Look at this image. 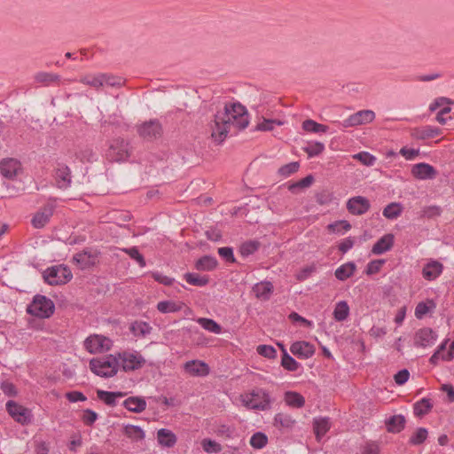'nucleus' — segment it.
Returning a JSON list of instances; mask_svg holds the SVG:
<instances>
[{
  "instance_id": "f257e3e1",
  "label": "nucleus",
  "mask_w": 454,
  "mask_h": 454,
  "mask_svg": "<svg viewBox=\"0 0 454 454\" xmlns=\"http://www.w3.org/2000/svg\"><path fill=\"white\" fill-rule=\"evenodd\" d=\"M249 124L248 113L240 103L225 104L223 112H217L210 124L211 137L218 144L223 143L231 127H236L239 130L246 129Z\"/></svg>"
},
{
  "instance_id": "f03ea898",
  "label": "nucleus",
  "mask_w": 454,
  "mask_h": 454,
  "mask_svg": "<svg viewBox=\"0 0 454 454\" xmlns=\"http://www.w3.org/2000/svg\"><path fill=\"white\" fill-rule=\"evenodd\" d=\"M118 357L114 355L92 358L90 361V371L102 378L114 377L118 372Z\"/></svg>"
},
{
  "instance_id": "7ed1b4c3",
  "label": "nucleus",
  "mask_w": 454,
  "mask_h": 454,
  "mask_svg": "<svg viewBox=\"0 0 454 454\" xmlns=\"http://www.w3.org/2000/svg\"><path fill=\"white\" fill-rule=\"evenodd\" d=\"M54 310V302L42 294H35L27 308V314L39 318H49L53 315Z\"/></svg>"
},
{
  "instance_id": "20e7f679",
  "label": "nucleus",
  "mask_w": 454,
  "mask_h": 454,
  "mask_svg": "<svg viewBox=\"0 0 454 454\" xmlns=\"http://www.w3.org/2000/svg\"><path fill=\"white\" fill-rule=\"evenodd\" d=\"M130 156L129 144L121 137L109 141L106 158L110 162H124Z\"/></svg>"
},
{
  "instance_id": "39448f33",
  "label": "nucleus",
  "mask_w": 454,
  "mask_h": 454,
  "mask_svg": "<svg viewBox=\"0 0 454 454\" xmlns=\"http://www.w3.org/2000/svg\"><path fill=\"white\" fill-rule=\"evenodd\" d=\"M44 281L51 286H60L69 282L73 274L71 270L63 264L46 269L43 274Z\"/></svg>"
},
{
  "instance_id": "423d86ee",
  "label": "nucleus",
  "mask_w": 454,
  "mask_h": 454,
  "mask_svg": "<svg viewBox=\"0 0 454 454\" xmlns=\"http://www.w3.org/2000/svg\"><path fill=\"white\" fill-rule=\"evenodd\" d=\"M6 411L9 415L21 425H28L32 421L33 414L31 410L26 408L13 400H9L6 404Z\"/></svg>"
},
{
  "instance_id": "0eeeda50",
  "label": "nucleus",
  "mask_w": 454,
  "mask_h": 454,
  "mask_svg": "<svg viewBox=\"0 0 454 454\" xmlns=\"http://www.w3.org/2000/svg\"><path fill=\"white\" fill-rule=\"evenodd\" d=\"M84 346L91 354L102 353L111 349L113 341L103 335H90L85 340Z\"/></svg>"
},
{
  "instance_id": "6e6552de",
  "label": "nucleus",
  "mask_w": 454,
  "mask_h": 454,
  "mask_svg": "<svg viewBox=\"0 0 454 454\" xmlns=\"http://www.w3.org/2000/svg\"><path fill=\"white\" fill-rule=\"evenodd\" d=\"M100 252L97 249L85 248L74 255L73 260L82 270H87L95 266L98 262Z\"/></svg>"
},
{
  "instance_id": "1a4fd4ad",
  "label": "nucleus",
  "mask_w": 454,
  "mask_h": 454,
  "mask_svg": "<svg viewBox=\"0 0 454 454\" xmlns=\"http://www.w3.org/2000/svg\"><path fill=\"white\" fill-rule=\"evenodd\" d=\"M271 399L269 393L262 389H258L251 393V398L247 402V405L253 410L267 411L270 408Z\"/></svg>"
},
{
  "instance_id": "9d476101",
  "label": "nucleus",
  "mask_w": 454,
  "mask_h": 454,
  "mask_svg": "<svg viewBox=\"0 0 454 454\" xmlns=\"http://www.w3.org/2000/svg\"><path fill=\"white\" fill-rule=\"evenodd\" d=\"M118 360L121 359V368L124 372L136 371L142 368L145 364V359L141 355L129 352L118 353Z\"/></svg>"
},
{
  "instance_id": "9b49d317",
  "label": "nucleus",
  "mask_w": 454,
  "mask_h": 454,
  "mask_svg": "<svg viewBox=\"0 0 454 454\" xmlns=\"http://www.w3.org/2000/svg\"><path fill=\"white\" fill-rule=\"evenodd\" d=\"M375 119V113L372 110H361L342 121L344 128L355 127L372 122Z\"/></svg>"
},
{
  "instance_id": "f8f14e48",
  "label": "nucleus",
  "mask_w": 454,
  "mask_h": 454,
  "mask_svg": "<svg viewBox=\"0 0 454 454\" xmlns=\"http://www.w3.org/2000/svg\"><path fill=\"white\" fill-rule=\"evenodd\" d=\"M437 337V333L432 328H421L415 333L414 346L417 348L431 347L435 343Z\"/></svg>"
},
{
  "instance_id": "ddd939ff",
  "label": "nucleus",
  "mask_w": 454,
  "mask_h": 454,
  "mask_svg": "<svg viewBox=\"0 0 454 454\" xmlns=\"http://www.w3.org/2000/svg\"><path fill=\"white\" fill-rule=\"evenodd\" d=\"M137 132L144 139L151 141L160 137L162 128L159 121L151 120L140 125L137 128Z\"/></svg>"
},
{
  "instance_id": "4468645a",
  "label": "nucleus",
  "mask_w": 454,
  "mask_h": 454,
  "mask_svg": "<svg viewBox=\"0 0 454 454\" xmlns=\"http://www.w3.org/2000/svg\"><path fill=\"white\" fill-rule=\"evenodd\" d=\"M54 178L58 188L67 189L72 184L71 169L64 163H58L54 170Z\"/></svg>"
},
{
  "instance_id": "2eb2a0df",
  "label": "nucleus",
  "mask_w": 454,
  "mask_h": 454,
  "mask_svg": "<svg viewBox=\"0 0 454 454\" xmlns=\"http://www.w3.org/2000/svg\"><path fill=\"white\" fill-rule=\"evenodd\" d=\"M371 207L369 200L363 196H355L347 202L348 211L354 215L365 214Z\"/></svg>"
},
{
  "instance_id": "dca6fc26",
  "label": "nucleus",
  "mask_w": 454,
  "mask_h": 454,
  "mask_svg": "<svg viewBox=\"0 0 454 454\" xmlns=\"http://www.w3.org/2000/svg\"><path fill=\"white\" fill-rule=\"evenodd\" d=\"M21 169L20 162L13 158L3 159L0 161V174L10 180H12Z\"/></svg>"
},
{
  "instance_id": "f3484780",
  "label": "nucleus",
  "mask_w": 454,
  "mask_h": 454,
  "mask_svg": "<svg viewBox=\"0 0 454 454\" xmlns=\"http://www.w3.org/2000/svg\"><path fill=\"white\" fill-rule=\"evenodd\" d=\"M290 351L298 358L307 359L315 354V347L308 341L301 340L294 342L290 347Z\"/></svg>"
},
{
  "instance_id": "a211bd4d",
  "label": "nucleus",
  "mask_w": 454,
  "mask_h": 454,
  "mask_svg": "<svg viewBox=\"0 0 454 454\" xmlns=\"http://www.w3.org/2000/svg\"><path fill=\"white\" fill-rule=\"evenodd\" d=\"M436 174V169L432 165L425 162L415 164L411 168V175L419 180L434 179Z\"/></svg>"
},
{
  "instance_id": "6ab92c4d",
  "label": "nucleus",
  "mask_w": 454,
  "mask_h": 454,
  "mask_svg": "<svg viewBox=\"0 0 454 454\" xmlns=\"http://www.w3.org/2000/svg\"><path fill=\"white\" fill-rule=\"evenodd\" d=\"M184 370L192 376H206L209 373L208 364L199 360L186 362L184 364Z\"/></svg>"
},
{
  "instance_id": "aec40b11",
  "label": "nucleus",
  "mask_w": 454,
  "mask_h": 454,
  "mask_svg": "<svg viewBox=\"0 0 454 454\" xmlns=\"http://www.w3.org/2000/svg\"><path fill=\"white\" fill-rule=\"evenodd\" d=\"M252 291L257 299L269 301L274 291V286L270 281H262L254 285Z\"/></svg>"
},
{
  "instance_id": "412c9836",
  "label": "nucleus",
  "mask_w": 454,
  "mask_h": 454,
  "mask_svg": "<svg viewBox=\"0 0 454 454\" xmlns=\"http://www.w3.org/2000/svg\"><path fill=\"white\" fill-rule=\"evenodd\" d=\"M443 265L438 261H431L427 262L422 270V276L428 281L434 280L442 272Z\"/></svg>"
},
{
  "instance_id": "4be33fe9",
  "label": "nucleus",
  "mask_w": 454,
  "mask_h": 454,
  "mask_svg": "<svg viewBox=\"0 0 454 454\" xmlns=\"http://www.w3.org/2000/svg\"><path fill=\"white\" fill-rule=\"evenodd\" d=\"M394 239L395 237L391 233L384 235L373 245L372 248V254H382L389 251L394 246Z\"/></svg>"
},
{
  "instance_id": "5701e85b",
  "label": "nucleus",
  "mask_w": 454,
  "mask_h": 454,
  "mask_svg": "<svg viewBox=\"0 0 454 454\" xmlns=\"http://www.w3.org/2000/svg\"><path fill=\"white\" fill-rule=\"evenodd\" d=\"M122 405L131 412L140 413L146 409V401L141 396H129L123 401Z\"/></svg>"
},
{
  "instance_id": "b1692460",
  "label": "nucleus",
  "mask_w": 454,
  "mask_h": 454,
  "mask_svg": "<svg viewBox=\"0 0 454 454\" xmlns=\"http://www.w3.org/2000/svg\"><path fill=\"white\" fill-rule=\"evenodd\" d=\"M387 432L398 434L405 427L406 419L402 414L393 415L385 421Z\"/></svg>"
},
{
  "instance_id": "393cba45",
  "label": "nucleus",
  "mask_w": 454,
  "mask_h": 454,
  "mask_svg": "<svg viewBox=\"0 0 454 454\" xmlns=\"http://www.w3.org/2000/svg\"><path fill=\"white\" fill-rule=\"evenodd\" d=\"M157 440L161 446L171 448L176 443L177 437L169 429L160 428L157 432Z\"/></svg>"
},
{
  "instance_id": "a878e982",
  "label": "nucleus",
  "mask_w": 454,
  "mask_h": 454,
  "mask_svg": "<svg viewBox=\"0 0 454 454\" xmlns=\"http://www.w3.org/2000/svg\"><path fill=\"white\" fill-rule=\"evenodd\" d=\"M218 265L215 257L212 255H203L199 258L195 262V269L200 271H212Z\"/></svg>"
},
{
  "instance_id": "bb28decb",
  "label": "nucleus",
  "mask_w": 454,
  "mask_h": 454,
  "mask_svg": "<svg viewBox=\"0 0 454 454\" xmlns=\"http://www.w3.org/2000/svg\"><path fill=\"white\" fill-rule=\"evenodd\" d=\"M433 403L428 398H422L413 404V413L416 417L422 418L431 411Z\"/></svg>"
},
{
  "instance_id": "cd10ccee",
  "label": "nucleus",
  "mask_w": 454,
  "mask_h": 454,
  "mask_svg": "<svg viewBox=\"0 0 454 454\" xmlns=\"http://www.w3.org/2000/svg\"><path fill=\"white\" fill-rule=\"evenodd\" d=\"M356 269V266L353 262L344 263L336 269L334 272L335 278L338 280L345 281L354 274Z\"/></svg>"
},
{
  "instance_id": "c85d7f7f",
  "label": "nucleus",
  "mask_w": 454,
  "mask_h": 454,
  "mask_svg": "<svg viewBox=\"0 0 454 454\" xmlns=\"http://www.w3.org/2000/svg\"><path fill=\"white\" fill-rule=\"evenodd\" d=\"M441 133L442 131L439 128L433 126H425L414 130V136L416 138L421 140L438 137Z\"/></svg>"
},
{
  "instance_id": "c756f323",
  "label": "nucleus",
  "mask_w": 454,
  "mask_h": 454,
  "mask_svg": "<svg viewBox=\"0 0 454 454\" xmlns=\"http://www.w3.org/2000/svg\"><path fill=\"white\" fill-rule=\"evenodd\" d=\"M330 421L328 418L314 419L313 429L317 440L324 436L330 429Z\"/></svg>"
},
{
  "instance_id": "7c9ffc66",
  "label": "nucleus",
  "mask_w": 454,
  "mask_h": 454,
  "mask_svg": "<svg viewBox=\"0 0 454 454\" xmlns=\"http://www.w3.org/2000/svg\"><path fill=\"white\" fill-rule=\"evenodd\" d=\"M286 403L293 408H301L305 404V398L298 392L287 391L285 393Z\"/></svg>"
},
{
  "instance_id": "2f4dec72",
  "label": "nucleus",
  "mask_w": 454,
  "mask_h": 454,
  "mask_svg": "<svg viewBox=\"0 0 454 454\" xmlns=\"http://www.w3.org/2000/svg\"><path fill=\"white\" fill-rule=\"evenodd\" d=\"M130 332L137 337H145L151 333L153 327L145 321H135L129 327Z\"/></svg>"
},
{
  "instance_id": "473e14b6",
  "label": "nucleus",
  "mask_w": 454,
  "mask_h": 454,
  "mask_svg": "<svg viewBox=\"0 0 454 454\" xmlns=\"http://www.w3.org/2000/svg\"><path fill=\"white\" fill-rule=\"evenodd\" d=\"M184 279L190 285L194 286H205L209 283L208 276H201L198 273L187 272L184 275Z\"/></svg>"
},
{
  "instance_id": "72a5a7b5",
  "label": "nucleus",
  "mask_w": 454,
  "mask_h": 454,
  "mask_svg": "<svg viewBox=\"0 0 454 454\" xmlns=\"http://www.w3.org/2000/svg\"><path fill=\"white\" fill-rule=\"evenodd\" d=\"M184 305L183 302L176 303L173 301H161L158 302L157 309L163 314L174 313L180 311Z\"/></svg>"
},
{
  "instance_id": "f704fd0d",
  "label": "nucleus",
  "mask_w": 454,
  "mask_h": 454,
  "mask_svg": "<svg viewBox=\"0 0 454 454\" xmlns=\"http://www.w3.org/2000/svg\"><path fill=\"white\" fill-rule=\"evenodd\" d=\"M124 434L134 441H141L145 439V431L138 426L126 425L123 428Z\"/></svg>"
},
{
  "instance_id": "c9c22d12",
  "label": "nucleus",
  "mask_w": 454,
  "mask_h": 454,
  "mask_svg": "<svg viewBox=\"0 0 454 454\" xmlns=\"http://www.w3.org/2000/svg\"><path fill=\"white\" fill-rule=\"evenodd\" d=\"M34 78L36 82L42 83L45 86H49L53 82L60 81V76L59 74L48 72H38L35 74Z\"/></svg>"
},
{
  "instance_id": "e433bc0d",
  "label": "nucleus",
  "mask_w": 454,
  "mask_h": 454,
  "mask_svg": "<svg viewBox=\"0 0 454 454\" xmlns=\"http://www.w3.org/2000/svg\"><path fill=\"white\" fill-rule=\"evenodd\" d=\"M428 436V430L426 427H418L416 431L411 435L409 444L412 446H419L425 442Z\"/></svg>"
},
{
  "instance_id": "4c0bfd02",
  "label": "nucleus",
  "mask_w": 454,
  "mask_h": 454,
  "mask_svg": "<svg viewBox=\"0 0 454 454\" xmlns=\"http://www.w3.org/2000/svg\"><path fill=\"white\" fill-rule=\"evenodd\" d=\"M104 78L103 73L97 74H86L81 77L80 82L83 84L95 88L96 90L103 87L102 79Z\"/></svg>"
},
{
  "instance_id": "58836bf2",
  "label": "nucleus",
  "mask_w": 454,
  "mask_h": 454,
  "mask_svg": "<svg viewBox=\"0 0 454 454\" xmlns=\"http://www.w3.org/2000/svg\"><path fill=\"white\" fill-rule=\"evenodd\" d=\"M402 212V205L397 202H392L384 207L382 214L387 219L393 220L400 216Z\"/></svg>"
},
{
  "instance_id": "ea45409f",
  "label": "nucleus",
  "mask_w": 454,
  "mask_h": 454,
  "mask_svg": "<svg viewBox=\"0 0 454 454\" xmlns=\"http://www.w3.org/2000/svg\"><path fill=\"white\" fill-rule=\"evenodd\" d=\"M281 366L289 372H296L300 367V364L287 353L285 348H283Z\"/></svg>"
},
{
  "instance_id": "a19ab883",
  "label": "nucleus",
  "mask_w": 454,
  "mask_h": 454,
  "mask_svg": "<svg viewBox=\"0 0 454 454\" xmlns=\"http://www.w3.org/2000/svg\"><path fill=\"white\" fill-rule=\"evenodd\" d=\"M349 314V307L345 301H340L336 304L333 311L334 319L342 322L347 319Z\"/></svg>"
},
{
  "instance_id": "79ce46f5",
  "label": "nucleus",
  "mask_w": 454,
  "mask_h": 454,
  "mask_svg": "<svg viewBox=\"0 0 454 454\" xmlns=\"http://www.w3.org/2000/svg\"><path fill=\"white\" fill-rule=\"evenodd\" d=\"M313 182H314V176L309 174L307 176L303 177L302 179L290 184L288 185V190L292 193H296L301 189L309 187L313 184Z\"/></svg>"
},
{
  "instance_id": "37998d69",
  "label": "nucleus",
  "mask_w": 454,
  "mask_h": 454,
  "mask_svg": "<svg viewBox=\"0 0 454 454\" xmlns=\"http://www.w3.org/2000/svg\"><path fill=\"white\" fill-rule=\"evenodd\" d=\"M260 247V242L257 240H248L242 243L239 247V253L243 257H247L254 254Z\"/></svg>"
},
{
  "instance_id": "c03bdc74",
  "label": "nucleus",
  "mask_w": 454,
  "mask_h": 454,
  "mask_svg": "<svg viewBox=\"0 0 454 454\" xmlns=\"http://www.w3.org/2000/svg\"><path fill=\"white\" fill-rule=\"evenodd\" d=\"M302 129L307 132L320 133L326 132L328 130V126L317 123L311 119H308L302 122Z\"/></svg>"
},
{
  "instance_id": "a18cd8bd",
  "label": "nucleus",
  "mask_w": 454,
  "mask_h": 454,
  "mask_svg": "<svg viewBox=\"0 0 454 454\" xmlns=\"http://www.w3.org/2000/svg\"><path fill=\"white\" fill-rule=\"evenodd\" d=\"M198 323L205 330L213 333H220L222 331L221 325L215 322L214 319L200 317L198 319Z\"/></svg>"
},
{
  "instance_id": "49530a36",
  "label": "nucleus",
  "mask_w": 454,
  "mask_h": 454,
  "mask_svg": "<svg viewBox=\"0 0 454 454\" xmlns=\"http://www.w3.org/2000/svg\"><path fill=\"white\" fill-rule=\"evenodd\" d=\"M51 211L49 210L46 212H37L32 218L31 223L36 229H41L46 225V223L50 221V217L51 215Z\"/></svg>"
},
{
  "instance_id": "de8ad7c7",
  "label": "nucleus",
  "mask_w": 454,
  "mask_h": 454,
  "mask_svg": "<svg viewBox=\"0 0 454 454\" xmlns=\"http://www.w3.org/2000/svg\"><path fill=\"white\" fill-rule=\"evenodd\" d=\"M249 443L253 448L261 450L267 445L268 437L262 432H256L251 436Z\"/></svg>"
},
{
  "instance_id": "09e8293b",
  "label": "nucleus",
  "mask_w": 454,
  "mask_h": 454,
  "mask_svg": "<svg viewBox=\"0 0 454 454\" xmlns=\"http://www.w3.org/2000/svg\"><path fill=\"white\" fill-rule=\"evenodd\" d=\"M325 150V145L321 142H314L303 147V151L308 154L309 158H312L321 154Z\"/></svg>"
},
{
  "instance_id": "8fccbe9b",
  "label": "nucleus",
  "mask_w": 454,
  "mask_h": 454,
  "mask_svg": "<svg viewBox=\"0 0 454 454\" xmlns=\"http://www.w3.org/2000/svg\"><path fill=\"white\" fill-rule=\"evenodd\" d=\"M299 168L300 163L298 161H293L281 166L278 170V174L281 176L288 177L291 175L296 173L299 170Z\"/></svg>"
},
{
  "instance_id": "3c124183",
  "label": "nucleus",
  "mask_w": 454,
  "mask_h": 454,
  "mask_svg": "<svg viewBox=\"0 0 454 454\" xmlns=\"http://www.w3.org/2000/svg\"><path fill=\"white\" fill-rule=\"evenodd\" d=\"M201 446L207 453H219L223 450L220 443L209 438L203 439Z\"/></svg>"
},
{
  "instance_id": "603ef678",
  "label": "nucleus",
  "mask_w": 454,
  "mask_h": 454,
  "mask_svg": "<svg viewBox=\"0 0 454 454\" xmlns=\"http://www.w3.org/2000/svg\"><path fill=\"white\" fill-rule=\"evenodd\" d=\"M123 251L129 254L131 259L135 260L140 267L143 268L146 265L144 255L139 252L137 247L124 248Z\"/></svg>"
},
{
  "instance_id": "864d4df0",
  "label": "nucleus",
  "mask_w": 454,
  "mask_h": 454,
  "mask_svg": "<svg viewBox=\"0 0 454 454\" xmlns=\"http://www.w3.org/2000/svg\"><path fill=\"white\" fill-rule=\"evenodd\" d=\"M294 420L290 415L284 413H277L274 417V425L281 427H290L294 425Z\"/></svg>"
},
{
  "instance_id": "5fc2aeb1",
  "label": "nucleus",
  "mask_w": 454,
  "mask_h": 454,
  "mask_svg": "<svg viewBox=\"0 0 454 454\" xmlns=\"http://www.w3.org/2000/svg\"><path fill=\"white\" fill-rule=\"evenodd\" d=\"M284 122L277 119H263V121L258 123L255 127L256 130L260 131H270L274 129V125H282Z\"/></svg>"
},
{
  "instance_id": "6e6d98bb",
  "label": "nucleus",
  "mask_w": 454,
  "mask_h": 454,
  "mask_svg": "<svg viewBox=\"0 0 454 454\" xmlns=\"http://www.w3.org/2000/svg\"><path fill=\"white\" fill-rule=\"evenodd\" d=\"M97 395L99 400L104 402L106 405L114 407L116 405V399L112 391L97 390Z\"/></svg>"
},
{
  "instance_id": "4d7b16f0",
  "label": "nucleus",
  "mask_w": 454,
  "mask_h": 454,
  "mask_svg": "<svg viewBox=\"0 0 454 454\" xmlns=\"http://www.w3.org/2000/svg\"><path fill=\"white\" fill-rule=\"evenodd\" d=\"M354 159L358 160L364 166H373L377 160L376 157L368 152H360L354 155Z\"/></svg>"
},
{
  "instance_id": "13d9d810",
  "label": "nucleus",
  "mask_w": 454,
  "mask_h": 454,
  "mask_svg": "<svg viewBox=\"0 0 454 454\" xmlns=\"http://www.w3.org/2000/svg\"><path fill=\"white\" fill-rule=\"evenodd\" d=\"M76 158L82 162H92L97 160V155L91 148H84L76 153Z\"/></svg>"
},
{
  "instance_id": "bf43d9fd",
  "label": "nucleus",
  "mask_w": 454,
  "mask_h": 454,
  "mask_svg": "<svg viewBox=\"0 0 454 454\" xmlns=\"http://www.w3.org/2000/svg\"><path fill=\"white\" fill-rule=\"evenodd\" d=\"M104 78L102 79V83L104 85H107L110 87H121L124 83L122 78L114 76L110 74L103 73Z\"/></svg>"
},
{
  "instance_id": "052dcab7",
  "label": "nucleus",
  "mask_w": 454,
  "mask_h": 454,
  "mask_svg": "<svg viewBox=\"0 0 454 454\" xmlns=\"http://www.w3.org/2000/svg\"><path fill=\"white\" fill-rule=\"evenodd\" d=\"M257 353L266 358H275L277 356V350L270 345H259L256 348Z\"/></svg>"
},
{
  "instance_id": "680f3d73",
  "label": "nucleus",
  "mask_w": 454,
  "mask_h": 454,
  "mask_svg": "<svg viewBox=\"0 0 454 454\" xmlns=\"http://www.w3.org/2000/svg\"><path fill=\"white\" fill-rule=\"evenodd\" d=\"M384 263H385V260H383V259H377V260L371 261L370 262H368V264L366 266L365 273L367 275H373V274L378 273L380 270V269Z\"/></svg>"
},
{
  "instance_id": "e2e57ef3",
  "label": "nucleus",
  "mask_w": 454,
  "mask_h": 454,
  "mask_svg": "<svg viewBox=\"0 0 454 454\" xmlns=\"http://www.w3.org/2000/svg\"><path fill=\"white\" fill-rule=\"evenodd\" d=\"M316 201L317 204L323 206V205H328L332 202L333 196V193L330 192L327 190H323L319 192H317L315 196Z\"/></svg>"
},
{
  "instance_id": "0e129e2a",
  "label": "nucleus",
  "mask_w": 454,
  "mask_h": 454,
  "mask_svg": "<svg viewBox=\"0 0 454 454\" xmlns=\"http://www.w3.org/2000/svg\"><path fill=\"white\" fill-rule=\"evenodd\" d=\"M218 254L226 262L229 263H233L236 262L233 249L231 247H223L218 248Z\"/></svg>"
},
{
  "instance_id": "69168bd1",
  "label": "nucleus",
  "mask_w": 454,
  "mask_h": 454,
  "mask_svg": "<svg viewBox=\"0 0 454 454\" xmlns=\"http://www.w3.org/2000/svg\"><path fill=\"white\" fill-rule=\"evenodd\" d=\"M328 229L333 232H340L341 230L348 231L351 229V224L346 220H340L330 223Z\"/></svg>"
},
{
  "instance_id": "338daca9",
  "label": "nucleus",
  "mask_w": 454,
  "mask_h": 454,
  "mask_svg": "<svg viewBox=\"0 0 454 454\" xmlns=\"http://www.w3.org/2000/svg\"><path fill=\"white\" fill-rule=\"evenodd\" d=\"M98 413L90 409H86L83 411V414L82 417V422L89 427H91L98 419Z\"/></svg>"
},
{
  "instance_id": "774afa93",
  "label": "nucleus",
  "mask_w": 454,
  "mask_h": 454,
  "mask_svg": "<svg viewBox=\"0 0 454 454\" xmlns=\"http://www.w3.org/2000/svg\"><path fill=\"white\" fill-rule=\"evenodd\" d=\"M152 278L158 283L167 286H170L174 284L175 278L163 275L160 272H153Z\"/></svg>"
}]
</instances>
